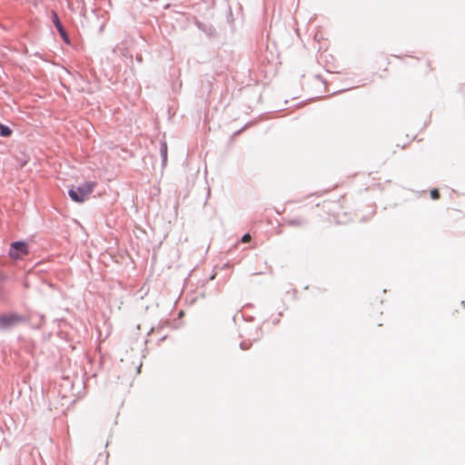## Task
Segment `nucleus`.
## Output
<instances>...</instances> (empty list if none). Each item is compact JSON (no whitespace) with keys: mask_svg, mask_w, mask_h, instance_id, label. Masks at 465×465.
<instances>
[{"mask_svg":"<svg viewBox=\"0 0 465 465\" xmlns=\"http://www.w3.org/2000/svg\"><path fill=\"white\" fill-rule=\"evenodd\" d=\"M96 182H85L84 183L69 190L68 194L72 201L84 203L96 187Z\"/></svg>","mask_w":465,"mask_h":465,"instance_id":"nucleus-1","label":"nucleus"},{"mask_svg":"<svg viewBox=\"0 0 465 465\" xmlns=\"http://www.w3.org/2000/svg\"><path fill=\"white\" fill-rule=\"evenodd\" d=\"M29 253L28 244L25 242H14L10 245L9 256L14 260H21Z\"/></svg>","mask_w":465,"mask_h":465,"instance_id":"nucleus-2","label":"nucleus"},{"mask_svg":"<svg viewBox=\"0 0 465 465\" xmlns=\"http://www.w3.org/2000/svg\"><path fill=\"white\" fill-rule=\"evenodd\" d=\"M24 321H25V319L16 313L2 314L0 315V328L8 329Z\"/></svg>","mask_w":465,"mask_h":465,"instance_id":"nucleus-3","label":"nucleus"},{"mask_svg":"<svg viewBox=\"0 0 465 465\" xmlns=\"http://www.w3.org/2000/svg\"><path fill=\"white\" fill-rule=\"evenodd\" d=\"M53 22H54L55 27L57 28V30L59 31V33L61 34V35L65 39L66 34L64 30V27L59 20L57 14L54 12L53 13Z\"/></svg>","mask_w":465,"mask_h":465,"instance_id":"nucleus-4","label":"nucleus"},{"mask_svg":"<svg viewBox=\"0 0 465 465\" xmlns=\"http://www.w3.org/2000/svg\"><path fill=\"white\" fill-rule=\"evenodd\" d=\"M289 226H302L303 221L302 219H291L286 222Z\"/></svg>","mask_w":465,"mask_h":465,"instance_id":"nucleus-5","label":"nucleus"},{"mask_svg":"<svg viewBox=\"0 0 465 465\" xmlns=\"http://www.w3.org/2000/svg\"><path fill=\"white\" fill-rule=\"evenodd\" d=\"M0 134L2 136L7 137L11 134V130L9 129V127L1 124L0 125Z\"/></svg>","mask_w":465,"mask_h":465,"instance_id":"nucleus-6","label":"nucleus"},{"mask_svg":"<svg viewBox=\"0 0 465 465\" xmlns=\"http://www.w3.org/2000/svg\"><path fill=\"white\" fill-rule=\"evenodd\" d=\"M430 197L433 199V200H438L440 198V192L438 189H432L430 191Z\"/></svg>","mask_w":465,"mask_h":465,"instance_id":"nucleus-7","label":"nucleus"},{"mask_svg":"<svg viewBox=\"0 0 465 465\" xmlns=\"http://www.w3.org/2000/svg\"><path fill=\"white\" fill-rule=\"evenodd\" d=\"M251 239H252L251 235L249 233H246L242 236V242L244 243L249 242L251 241Z\"/></svg>","mask_w":465,"mask_h":465,"instance_id":"nucleus-8","label":"nucleus"},{"mask_svg":"<svg viewBox=\"0 0 465 465\" xmlns=\"http://www.w3.org/2000/svg\"><path fill=\"white\" fill-rule=\"evenodd\" d=\"M423 64H425V65L430 69V64L427 62H424Z\"/></svg>","mask_w":465,"mask_h":465,"instance_id":"nucleus-9","label":"nucleus"}]
</instances>
